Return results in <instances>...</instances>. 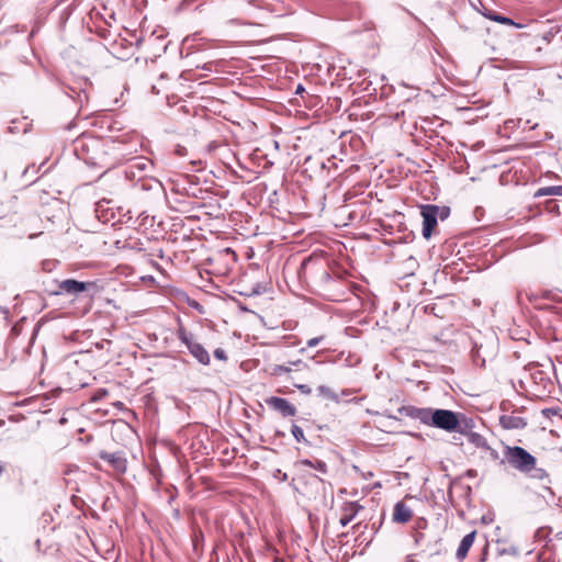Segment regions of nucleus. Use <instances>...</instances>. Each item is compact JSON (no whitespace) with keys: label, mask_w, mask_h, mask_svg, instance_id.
<instances>
[{"label":"nucleus","mask_w":562,"mask_h":562,"mask_svg":"<svg viewBox=\"0 0 562 562\" xmlns=\"http://www.w3.org/2000/svg\"><path fill=\"white\" fill-rule=\"evenodd\" d=\"M307 369V364L302 359L291 360L282 364H272L270 367V374L277 378H286L288 380L294 381L295 375ZM293 385L301 390L303 393H311L310 387L304 384L293 382Z\"/></svg>","instance_id":"obj_2"},{"label":"nucleus","mask_w":562,"mask_h":562,"mask_svg":"<svg viewBox=\"0 0 562 562\" xmlns=\"http://www.w3.org/2000/svg\"><path fill=\"white\" fill-rule=\"evenodd\" d=\"M98 457L105 461L108 465L116 473H124L127 468V461L121 452L99 451Z\"/></svg>","instance_id":"obj_8"},{"label":"nucleus","mask_w":562,"mask_h":562,"mask_svg":"<svg viewBox=\"0 0 562 562\" xmlns=\"http://www.w3.org/2000/svg\"><path fill=\"white\" fill-rule=\"evenodd\" d=\"M261 147L254 149V156L257 159H265V166H272L276 160L280 159V143H261Z\"/></svg>","instance_id":"obj_7"},{"label":"nucleus","mask_w":562,"mask_h":562,"mask_svg":"<svg viewBox=\"0 0 562 562\" xmlns=\"http://www.w3.org/2000/svg\"><path fill=\"white\" fill-rule=\"evenodd\" d=\"M91 464H92V467H93L95 470H102V468H101L100 463H98V462H92Z\"/></svg>","instance_id":"obj_24"},{"label":"nucleus","mask_w":562,"mask_h":562,"mask_svg":"<svg viewBox=\"0 0 562 562\" xmlns=\"http://www.w3.org/2000/svg\"><path fill=\"white\" fill-rule=\"evenodd\" d=\"M176 153L182 155V147L180 145L177 146Z\"/></svg>","instance_id":"obj_25"},{"label":"nucleus","mask_w":562,"mask_h":562,"mask_svg":"<svg viewBox=\"0 0 562 562\" xmlns=\"http://www.w3.org/2000/svg\"><path fill=\"white\" fill-rule=\"evenodd\" d=\"M266 404L284 417L294 416L296 414V407L291 404L288 400L278 396H271L266 400Z\"/></svg>","instance_id":"obj_9"},{"label":"nucleus","mask_w":562,"mask_h":562,"mask_svg":"<svg viewBox=\"0 0 562 562\" xmlns=\"http://www.w3.org/2000/svg\"><path fill=\"white\" fill-rule=\"evenodd\" d=\"M503 454L505 461L515 470L538 480L548 477L544 470L537 468V459L526 449L518 446H506Z\"/></svg>","instance_id":"obj_1"},{"label":"nucleus","mask_w":562,"mask_h":562,"mask_svg":"<svg viewBox=\"0 0 562 562\" xmlns=\"http://www.w3.org/2000/svg\"><path fill=\"white\" fill-rule=\"evenodd\" d=\"M324 339V336L311 338L307 340L306 345L307 347H315L317 346L322 340Z\"/></svg>","instance_id":"obj_22"},{"label":"nucleus","mask_w":562,"mask_h":562,"mask_svg":"<svg viewBox=\"0 0 562 562\" xmlns=\"http://www.w3.org/2000/svg\"><path fill=\"white\" fill-rule=\"evenodd\" d=\"M468 440H469V442L474 445L476 448H482V449L487 448L486 439L477 432H470L468 435Z\"/></svg>","instance_id":"obj_17"},{"label":"nucleus","mask_w":562,"mask_h":562,"mask_svg":"<svg viewBox=\"0 0 562 562\" xmlns=\"http://www.w3.org/2000/svg\"><path fill=\"white\" fill-rule=\"evenodd\" d=\"M499 425L504 429L515 430V429L525 428L527 425V422L521 416H519L515 413H510V414L502 415L499 417Z\"/></svg>","instance_id":"obj_12"},{"label":"nucleus","mask_w":562,"mask_h":562,"mask_svg":"<svg viewBox=\"0 0 562 562\" xmlns=\"http://www.w3.org/2000/svg\"><path fill=\"white\" fill-rule=\"evenodd\" d=\"M400 412L406 417L417 419L422 424L427 425L430 407H417L414 405L403 406Z\"/></svg>","instance_id":"obj_11"},{"label":"nucleus","mask_w":562,"mask_h":562,"mask_svg":"<svg viewBox=\"0 0 562 562\" xmlns=\"http://www.w3.org/2000/svg\"><path fill=\"white\" fill-rule=\"evenodd\" d=\"M214 357L222 361L227 360L226 352L222 348H217L214 350Z\"/></svg>","instance_id":"obj_21"},{"label":"nucleus","mask_w":562,"mask_h":562,"mask_svg":"<svg viewBox=\"0 0 562 562\" xmlns=\"http://www.w3.org/2000/svg\"><path fill=\"white\" fill-rule=\"evenodd\" d=\"M449 213H450V210L448 207H440L438 217H440L441 220H445L449 215Z\"/></svg>","instance_id":"obj_23"},{"label":"nucleus","mask_w":562,"mask_h":562,"mask_svg":"<svg viewBox=\"0 0 562 562\" xmlns=\"http://www.w3.org/2000/svg\"><path fill=\"white\" fill-rule=\"evenodd\" d=\"M177 337L186 345L192 357H194L201 364H210L211 358L207 350L201 344L195 341L192 335L189 334L183 326L178 328Z\"/></svg>","instance_id":"obj_4"},{"label":"nucleus","mask_w":562,"mask_h":562,"mask_svg":"<svg viewBox=\"0 0 562 562\" xmlns=\"http://www.w3.org/2000/svg\"><path fill=\"white\" fill-rule=\"evenodd\" d=\"M486 16L490 20L498 22V23L504 24V25L517 26V24L512 19L503 16V15H499V14H496V13H488V14H486Z\"/></svg>","instance_id":"obj_18"},{"label":"nucleus","mask_w":562,"mask_h":562,"mask_svg":"<svg viewBox=\"0 0 562 562\" xmlns=\"http://www.w3.org/2000/svg\"><path fill=\"white\" fill-rule=\"evenodd\" d=\"M440 212V206L426 204L420 206V215L423 217V236L429 239L434 229L437 227V218Z\"/></svg>","instance_id":"obj_5"},{"label":"nucleus","mask_w":562,"mask_h":562,"mask_svg":"<svg viewBox=\"0 0 562 562\" xmlns=\"http://www.w3.org/2000/svg\"><path fill=\"white\" fill-rule=\"evenodd\" d=\"M361 506H359L357 503H346L341 509L342 514L339 519L340 525L346 527L355 518Z\"/></svg>","instance_id":"obj_15"},{"label":"nucleus","mask_w":562,"mask_h":562,"mask_svg":"<svg viewBox=\"0 0 562 562\" xmlns=\"http://www.w3.org/2000/svg\"><path fill=\"white\" fill-rule=\"evenodd\" d=\"M101 143H91V147L87 143H82L80 148L81 158L93 166H101L103 157L94 155ZM76 153L79 154V150L76 149Z\"/></svg>","instance_id":"obj_10"},{"label":"nucleus","mask_w":562,"mask_h":562,"mask_svg":"<svg viewBox=\"0 0 562 562\" xmlns=\"http://www.w3.org/2000/svg\"><path fill=\"white\" fill-rule=\"evenodd\" d=\"M413 517L412 509L404 503V501L397 502L393 510V521L398 524H406Z\"/></svg>","instance_id":"obj_13"},{"label":"nucleus","mask_w":562,"mask_h":562,"mask_svg":"<svg viewBox=\"0 0 562 562\" xmlns=\"http://www.w3.org/2000/svg\"><path fill=\"white\" fill-rule=\"evenodd\" d=\"M426 426L436 427L447 432L457 431L460 427L459 414L449 409L430 408Z\"/></svg>","instance_id":"obj_3"},{"label":"nucleus","mask_w":562,"mask_h":562,"mask_svg":"<svg viewBox=\"0 0 562 562\" xmlns=\"http://www.w3.org/2000/svg\"><path fill=\"white\" fill-rule=\"evenodd\" d=\"M94 282H82L77 281L75 279H66L58 283V291L56 294H68V295H78L82 292L89 291L94 288Z\"/></svg>","instance_id":"obj_6"},{"label":"nucleus","mask_w":562,"mask_h":562,"mask_svg":"<svg viewBox=\"0 0 562 562\" xmlns=\"http://www.w3.org/2000/svg\"><path fill=\"white\" fill-rule=\"evenodd\" d=\"M544 195H562V186H552L540 188L536 191L535 196L540 198Z\"/></svg>","instance_id":"obj_16"},{"label":"nucleus","mask_w":562,"mask_h":562,"mask_svg":"<svg viewBox=\"0 0 562 562\" xmlns=\"http://www.w3.org/2000/svg\"><path fill=\"white\" fill-rule=\"evenodd\" d=\"M475 536H476V531L474 530V531L468 533L467 536H464L463 539L461 540V542L457 549V552H456V558L459 561H462L467 558V555L475 540Z\"/></svg>","instance_id":"obj_14"},{"label":"nucleus","mask_w":562,"mask_h":562,"mask_svg":"<svg viewBox=\"0 0 562 562\" xmlns=\"http://www.w3.org/2000/svg\"><path fill=\"white\" fill-rule=\"evenodd\" d=\"M291 432L297 442L305 441L304 431L300 426L293 425L291 428Z\"/></svg>","instance_id":"obj_19"},{"label":"nucleus","mask_w":562,"mask_h":562,"mask_svg":"<svg viewBox=\"0 0 562 562\" xmlns=\"http://www.w3.org/2000/svg\"><path fill=\"white\" fill-rule=\"evenodd\" d=\"M38 521L45 527L53 521V517L49 513H44Z\"/></svg>","instance_id":"obj_20"},{"label":"nucleus","mask_w":562,"mask_h":562,"mask_svg":"<svg viewBox=\"0 0 562 562\" xmlns=\"http://www.w3.org/2000/svg\"><path fill=\"white\" fill-rule=\"evenodd\" d=\"M318 390H319L321 393H326V391H327V389L325 386H319Z\"/></svg>","instance_id":"obj_26"},{"label":"nucleus","mask_w":562,"mask_h":562,"mask_svg":"<svg viewBox=\"0 0 562 562\" xmlns=\"http://www.w3.org/2000/svg\"><path fill=\"white\" fill-rule=\"evenodd\" d=\"M310 261H311V259H306V260H304V261H303V266H305V265H306L307 262H310Z\"/></svg>","instance_id":"obj_27"}]
</instances>
